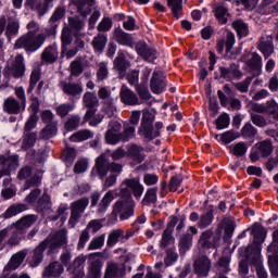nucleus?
Here are the masks:
<instances>
[{
    "label": "nucleus",
    "instance_id": "nucleus-7",
    "mask_svg": "<svg viewBox=\"0 0 278 278\" xmlns=\"http://www.w3.org/2000/svg\"><path fill=\"white\" fill-rule=\"evenodd\" d=\"M0 179L2 177H10L12 175V170H16L18 168V155H0Z\"/></svg>",
    "mask_w": 278,
    "mask_h": 278
},
{
    "label": "nucleus",
    "instance_id": "nucleus-36",
    "mask_svg": "<svg viewBox=\"0 0 278 278\" xmlns=\"http://www.w3.org/2000/svg\"><path fill=\"white\" fill-rule=\"evenodd\" d=\"M212 223H214V206H211L206 213L200 216L198 227L199 229H207Z\"/></svg>",
    "mask_w": 278,
    "mask_h": 278
},
{
    "label": "nucleus",
    "instance_id": "nucleus-45",
    "mask_svg": "<svg viewBox=\"0 0 278 278\" xmlns=\"http://www.w3.org/2000/svg\"><path fill=\"white\" fill-rule=\"evenodd\" d=\"M58 134V123L47 124V126L39 132L41 140H50Z\"/></svg>",
    "mask_w": 278,
    "mask_h": 278
},
{
    "label": "nucleus",
    "instance_id": "nucleus-37",
    "mask_svg": "<svg viewBox=\"0 0 278 278\" xmlns=\"http://www.w3.org/2000/svg\"><path fill=\"white\" fill-rule=\"evenodd\" d=\"M226 46V58H229L230 60H236L238 52H232L233 45H236V35L233 33H228L226 35V42H224Z\"/></svg>",
    "mask_w": 278,
    "mask_h": 278
},
{
    "label": "nucleus",
    "instance_id": "nucleus-16",
    "mask_svg": "<svg viewBox=\"0 0 278 278\" xmlns=\"http://www.w3.org/2000/svg\"><path fill=\"white\" fill-rule=\"evenodd\" d=\"M217 97L219 99L220 105L223 108H227L229 105L228 110H231L232 112L241 110L242 108V102H240V99L236 97H227V94L220 90L217 91Z\"/></svg>",
    "mask_w": 278,
    "mask_h": 278
},
{
    "label": "nucleus",
    "instance_id": "nucleus-1",
    "mask_svg": "<svg viewBox=\"0 0 278 278\" xmlns=\"http://www.w3.org/2000/svg\"><path fill=\"white\" fill-rule=\"evenodd\" d=\"M144 192V187L140 184L138 178H126L119 186V192L115 193V197H121L122 199L113 205V214H119V220H128L134 215V208L136 207V202L131 199V193L135 199H140Z\"/></svg>",
    "mask_w": 278,
    "mask_h": 278
},
{
    "label": "nucleus",
    "instance_id": "nucleus-59",
    "mask_svg": "<svg viewBox=\"0 0 278 278\" xmlns=\"http://www.w3.org/2000/svg\"><path fill=\"white\" fill-rule=\"evenodd\" d=\"M98 98L102 103H105V101H114L115 99L112 97V90L109 89L106 86H102L98 90Z\"/></svg>",
    "mask_w": 278,
    "mask_h": 278
},
{
    "label": "nucleus",
    "instance_id": "nucleus-12",
    "mask_svg": "<svg viewBox=\"0 0 278 278\" xmlns=\"http://www.w3.org/2000/svg\"><path fill=\"white\" fill-rule=\"evenodd\" d=\"M123 125L118 121H111L109 124V129L105 132V140L108 144H118L121 142V129Z\"/></svg>",
    "mask_w": 278,
    "mask_h": 278
},
{
    "label": "nucleus",
    "instance_id": "nucleus-49",
    "mask_svg": "<svg viewBox=\"0 0 278 278\" xmlns=\"http://www.w3.org/2000/svg\"><path fill=\"white\" fill-rule=\"evenodd\" d=\"M215 18L222 25H226L227 21H229V9L224 5H217L214 10Z\"/></svg>",
    "mask_w": 278,
    "mask_h": 278
},
{
    "label": "nucleus",
    "instance_id": "nucleus-61",
    "mask_svg": "<svg viewBox=\"0 0 278 278\" xmlns=\"http://www.w3.org/2000/svg\"><path fill=\"white\" fill-rule=\"evenodd\" d=\"M241 136L243 138H255L257 136V128L251 123H247L241 129Z\"/></svg>",
    "mask_w": 278,
    "mask_h": 278
},
{
    "label": "nucleus",
    "instance_id": "nucleus-63",
    "mask_svg": "<svg viewBox=\"0 0 278 278\" xmlns=\"http://www.w3.org/2000/svg\"><path fill=\"white\" fill-rule=\"evenodd\" d=\"M229 123H231V119L229 118V114L223 113L215 121L216 129H227V127H229Z\"/></svg>",
    "mask_w": 278,
    "mask_h": 278
},
{
    "label": "nucleus",
    "instance_id": "nucleus-9",
    "mask_svg": "<svg viewBox=\"0 0 278 278\" xmlns=\"http://www.w3.org/2000/svg\"><path fill=\"white\" fill-rule=\"evenodd\" d=\"M25 59L22 54L15 56L11 67H5L3 71L4 77H14V79H21L25 75Z\"/></svg>",
    "mask_w": 278,
    "mask_h": 278
},
{
    "label": "nucleus",
    "instance_id": "nucleus-57",
    "mask_svg": "<svg viewBox=\"0 0 278 278\" xmlns=\"http://www.w3.org/2000/svg\"><path fill=\"white\" fill-rule=\"evenodd\" d=\"M70 70L73 77H79V75L84 73V64L81 63V59L74 60L70 65Z\"/></svg>",
    "mask_w": 278,
    "mask_h": 278
},
{
    "label": "nucleus",
    "instance_id": "nucleus-21",
    "mask_svg": "<svg viewBox=\"0 0 278 278\" xmlns=\"http://www.w3.org/2000/svg\"><path fill=\"white\" fill-rule=\"evenodd\" d=\"M219 74L222 79H225L226 81H232V79H242V72L236 64H232L229 67H219Z\"/></svg>",
    "mask_w": 278,
    "mask_h": 278
},
{
    "label": "nucleus",
    "instance_id": "nucleus-42",
    "mask_svg": "<svg viewBox=\"0 0 278 278\" xmlns=\"http://www.w3.org/2000/svg\"><path fill=\"white\" fill-rule=\"evenodd\" d=\"M83 104L88 110H92L94 108H99V98H97V94L87 91L83 96Z\"/></svg>",
    "mask_w": 278,
    "mask_h": 278
},
{
    "label": "nucleus",
    "instance_id": "nucleus-28",
    "mask_svg": "<svg viewBox=\"0 0 278 278\" xmlns=\"http://www.w3.org/2000/svg\"><path fill=\"white\" fill-rule=\"evenodd\" d=\"M94 168L101 179L108 176V173H110V160L105 154H101L97 157Z\"/></svg>",
    "mask_w": 278,
    "mask_h": 278
},
{
    "label": "nucleus",
    "instance_id": "nucleus-20",
    "mask_svg": "<svg viewBox=\"0 0 278 278\" xmlns=\"http://www.w3.org/2000/svg\"><path fill=\"white\" fill-rule=\"evenodd\" d=\"M18 29H21V24L16 17V13L11 11L8 16L5 36L9 38H14L18 36Z\"/></svg>",
    "mask_w": 278,
    "mask_h": 278
},
{
    "label": "nucleus",
    "instance_id": "nucleus-39",
    "mask_svg": "<svg viewBox=\"0 0 278 278\" xmlns=\"http://www.w3.org/2000/svg\"><path fill=\"white\" fill-rule=\"evenodd\" d=\"M90 138H94V132H92L90 129H81L74 132L70 137V140L71 142H84L85 140H90Z\"/></svg>",
    "mask_w": 278,
    "mask_h": 278
},
{
    "label": "nucleus",
    "instance_id": "nucleus-29",
    "mask_svg": "<svg viewBox=\"0 0 278 278\" xmlns=\"http://www.w3.org/2000/svg\"><path fill=\"white\" fill-rule=\"evenodd\" d=\"M257 49L258 51H261V53H263L265 60H267V58H270V55H273V53L275 52V47L273 46V37H262Z\"/></svg>",
    "mask_w": 278,
    "mask_h": 278
},
{
    "label": "nucleus",
    "instance_id": "nucleus-55",
    "mask_svg": "<svg viewBox=\"0 0 278 278\" xmlns=\"http://www.w3.org/2000/svg\"><path fill=\"white\" fill-rule=\"evenodd\" d=\"M42 191L40 189H34L30 191L28 195L25 198V202L31 207H36L37 203L40 201Z\"/></svg>",
    "mask_w": 278,
    "mask_h": 278
},
{
    "label": "nucleus",
    "instance_id": "nucleus-24",
    "mask_svg": "<svg viewBox=\"0 0 278 278\" xmlns=\"http://www.w3.org/2000/svg\"><path fill=\"white\" fill-rule=\"evenodd\" d=\"M175 225H177V219L169 222L166 229L164 230L160 242V247L162 249H166V247L174 244L175 238H173V230L175 229Z\"/></svg>",
    "mask_w": 278,
    "mask_h": 278
},
{
    "label": "nucleus",
    "instance_id": "nucleus-52",
    "mask_svg": "<svg viewBox=\"0 0 278 278\" xmlns=\"http://www.w3.org/2000/svg\"><path fill=\"white\" fill-rule=\"evenodd\" d=\"M38 136L36 132H26L24 131L22 149H31L36 144Z\"/></svg>",
    "mask_w": 278,
    "mask_h": 278
},
{
    "label": "nucleus",
    "instance_id": "nucleus-17",
    "mask_svg": "<svg viewBox=\"0 0 278 278\" xmlns=\"http://www.w3.org/2000/svg\"><path fill=\"white\" fill-rule=\"evenodd\" d=\"M99 255H101L99 252L89 255L88 278H101V268L103 265L101 261L96 257Z\"/></svg>",
    "mask_w": 278,
    "mask_h": 278
},
{
    "label": "nucleus",
    "instance_id": "nucleus-15",
    "mask_svg": "<svg viewBox=\"0 0 278 278\" xmlns=\"http://www.w3.org/2000/svg\"><path fill=\"white\" fill-rule=\"evenodd\" d=\"M27 106L23 105L14 97H9L4 100L2 109L7 114L17 115L25 112Z\"/></svg>",
    "mask_w": 278,
    "mask_h": 278
},
{
    "label": "nucleus",
    "instance_id": "nucleus-48",
    "mask_svg": "<svg viewBox=\"0 0 278 278\" xmlns=\"http://www.w3.org/2000/svg\"><path fill=\"white\" fill-rule=\"evenodd\" d=\"M75 5L81 16H87L94 5V0H76Z\"/></svg>",
    "mask_w": 278,
    "mask_h": 278
},
{
    "label": "nucleus",
    "instance_id": "nucleus-53",
    "mask_svg": "<svg viewBox=\"0 0 278 278\" xmlns=\"http://www.w3.org/2000/svg\"><path fill=\"white\" fill-rule=\"evenodd\" d=\"M75 157H77V152L73 148H66L62 153V160L68 167L73 166Z\"/></svg>",
    "mask_w": 278,
    "mask_h": 278
},
{
    "label": "nucleus",
    "instance_id": "nucleus-5",
    "mask_svg": "<svg viewBox=\"0 0 278 278\" xmlns=\"http://www.w3.org/2000/svg\"><path fill=\"white\" fill-rule=\"evenodd\" d=\"M88 205H90V199L88 198H80L71 204L68 225L72 229L79 223V218H81V214L86 212V207H88Z\"/></svg>",
    "mask_w": 278,
    "mask_h": 278
},
{
    "label": "nucleus",
    "instance_id": "nucleus-11",
    "mask_svg": "<svg viewBox=\"0 0 278 278\" xmlns=\"http://www.w3.org/2000/svg\"><path fill=\"white\" fill-rule=\"evenodd\" d=\"M265 238L266 235L264 233V229L254 230V244H251L245 249V260H251L253 255H260V247Z\"/></svg>",
    "mask_w": 278,
    "mask_h": 278
},
{
    "label": "nucleus",
    "instance_id": "nucleus-40",
    "mask_svg": "<svg viewBox=\"0 0 278 278\" xmlns=\"http://www.w3.org/2000/svg\"><path fill=\"white\" fill-rule=\"evenodd\" d=\"M142 151H143L142 147L131 144L128 148V150L126 152V155H128V157H131V160H134L135 162L140 164L141 162L144 161V156L142 155Z\"/></svg>",
    "mask_w": 278,
    "mask_h": 278
},
{
    "label": "nucleus",
    "instance_id": "nucleus-34",
    "mask_svg": "<svg viewBox=\"0 0 278 278\" xmlns=\"http://www.w3.org/2000/svg\"><path fill=\"white\" fill-rule=\"evenodd\" d=\"M51 207V197H49V194L47 193H43L39 199V202H37V205H35V208L38 212V214H50Z\"/></svg>",
    "mask_w": 278,
    "mask_h": 278
},
{
    "label": "nucleus",
    "instance_id": "nucleus-33",
    "mask_svg": "<svg viewBox=\"0 0 278 278\" xmlns=\"http://www.w3.org/2000/svg\"><path fill=\"white\" fill-rule=\"evenodd\" d=\"M114 38L118 45L124 47H134V38L131 35L125 33L122 28H115Z\"/></svg>",
    "mask_w": 278,
    "mask_h": 278
},
{
    "label": "nucleus",
    "instance_id": "nucleus-19",
    "mask_svg": "<svg viewBox=\"0 0 278 278\" xmlns=\"http://www.w3.org/2000/svg\"><path fill=\"white\" fill-rule=\"evenodd\" d=\"M136 51L146 62H153L157 60V51L150 48L146 42H138L136 45Z\"/></svg>",
    "mask_w": 278,
    "mask_h": 278
},
{
    "label": "nucleus",
    "instance_id": "nucleus-43",
    "mask_svg": "<svg viewBox=\"0 0 278 278\" xmlns=\"http://www.w3.org/2000/svg\"><path fill=\"white\" fill-rule=\"evenodd\" d=\"M96 53H103L105 46L108 45V36L98 34L91 42Z\"/></svg>",
    "mask_w": 278,
    "mask_h": 278
},
{
    "label": "nucleus",
    "instance_id": "nucleus-2",
    "mask_svg": "<svg viewBox=\"0 0 278 278\" xmlns=\"http://www.w3.org/2000/svg\"><path fill=\"white\" fill-rule=\"evenodd\" d=\"M64 244H66V231L59 230L52 238H47L34 250L33 256L28 260L29 266L36 268V266L42 263L47 247H49L51 251H55V249H60V247H64Z\"/></svg>",
    "mask_w": 278,
    "mask_h": 278
},
{
    "label": "nucleus",
    "instance_id": "nucleus-13",
    "mask_svg": "<svg viewBox=\"0 0 278 278\" xmlns=\"http://www.w3.org/2000/svg\"><path fill=\"white\" fill-rule=\"evenodd\" d=\"M64 14H66V9L64 7H58L55 9V11L49 20L50 27L45 29V34L47 36H55L58 29V22L64 18Z\"/></svg>",
    "mask_w": 278,
    "mask_h": 278
},
{
    "label": "nucleus",
    "instance_id": "nucleus-26",
    "mask_svg": "<svg viewBox=\"0 0 278 278\" xmlns=\"http://www.w3.org/2000/svg\"><path fill=\"white\" fill-rule=\"evenodd\" d=\"M54 0H29L27 5H30L31 10H35V12H38L39 16H45L47 12H49V8H51V3H53Z\"/></svg>",
    "mask_w": 278,
    "mask_h": 278
},
{
    "label": "nucleus",
    "instance_id": "nucleus-32",
    "mask_svg": "<svg viewBox=\"0 0 278 278\" xmlns=\"http://www.w3.org/2000/svg\"><path fill=\"white\" fill-rule=\"evenodd\" d=\"M248 66L254 77L262 75V56L257 52H253L251 59L248 60Z\"/></svg>",
    "mask_w": 278,
    "mask_h": 278
},
{
    "label": "nucleus",
    "instance_id": "nucleus-54",
    "mask_svg": "<svg viewBox=\"0 0 278 278\" xmlns=\"http://www.w3.org/2000/svg\"><path fill=\"white\" fill-rule=\"evenodd\" d=\"M116 100H110L102 102V112L106 114L108 118H112L116 115Z\"/></svg>",
    "mask_w": 278,
    "mask_h": 278
},
{
    "label": "nucleus",
    "instance_id": "nucleus-22",
    "mask_svg": "<svg viewBox=\"0 0 278 278\" xmlns=\"http://www.w3.org/2000/svg\"><path fill=\"white\" fill-rule=\"evenodd\" d=\"M60 88L64 94H67V97H78V94L84 92V86H81L79 83H67L62 80L60 83Z\"/></svg>",
    "mask_w": 278,
    "mask_h": 278
},
{
    "label": "nucleus",
    "instance_id": "nucleus-30",
    "mask_svg": "<svg viewBox=\"0 0 278 278\" xmlns=\"http://www.w3.org/2000/svg\"><path fill=\"white\" fill-rule=\"evenodd\" d=\"M36 220H38V215H25L14 224V227L15 229H18L20 231L25 233V230L29 229V227H31L36 223Z\"/></svg>",
    "mask_w": 278,
    "mask_h": 278
},
{
    "label": "nucleus",
    "instance_id": "nucleus-56",
    "mask_svg": "<svg viewBox=\"0 0 278 278\" xmlns=\"http://www.w3.org/2000/svg\"><path fill=\"white\" fill-rule=\"evenodd\" d=\"M42 184V175L35 174L33 177L28 178L24 184V190H29V188H38Z\"/></svg>",
    "mask_w": 278,
    "mask_h": 278
},
{
    "label": "nucleus",
    "instance_id": "nucleus-31",
    "mask_svg": "<svg viewBox=\"0 0 278 278\" xmlns=\"http://www.w3.org/2000/svg\"><path fill=\"white\" fill-rule=\"evenodd\" d=\"M25 257H27L25 250L15 253L5 265L4 270H16L25 262Z\"/></svg>",
    "mask_w": 278,
    "mask_h": 278
},
{
    "label": "nucleus",
    "instance_id": "nucleus-46",
    "mask_svg": "<svg viewBox=\"0 0 278 278\" xmlns=\"http://www.w3.org/2000/svg\"><path fill=\"white\" fill-rule=\"evenodd\" d=\"M110 77V70L108 68V63L101 62L98 64V70L96 72V81L97 84H102Z\"/></svg>",
    "mask_w": 278,
    "mask_h": 278
},
{
    "label": "nucleus",
    "instance_id": "nucleus-35",
    "mask_svg": "<svg viewBox=\"0 0 278 278\" xmlns=\"http://www.w3.org/2000/svg\"><path fill=\"white\" fill-rule=\"evenodd\" d=\"M232 29L237 33L238 38H247L249 36V24L242 20H236L231 24Z\"/></svg>",
    "mask_w": 278,
    "mask_h": 278
},
{
    "label": "nucleus",
    "instance_id": "nucleus-3",
    "mask_svg": "<svg viewBox=\"0 0 278 278\" xmlns=\"http://www.w3.org/2000/svg\"><path fill=\"white\" fill-rule=\"evenodd\" d=\"M155 121V115L149 111H143L141 124L138 129L139 136L146 138V140H155L160 138L161 129H164V124L162 122H156L153 128V122Z\"/></svg>",
    "mask_w": 278,
    "mask_h": 278
},
{
    "label": "nucleus",
    "instance_id": "nucleus-14",
    "mask_svg": "<svg viewBox=\"0 0 278 278\" xmlns=\"http://www.w3.org/2000/svg\"><path fill=\"white\" fill-rule=\"evenodd\" d=\"M119 99L124 105H140L142 103L140 102L138 94H136V92L129 89L126 85H122L121 87Z\"/></svg>",
    "mask_w": 278,
    "mask_h": 278
},
{
    "label": "nucleus",
    "instance_id": "nucleus-4",
    "mask_svg": "<svg viewBox=\"0 0 278 278\" xmlns=\"http://www.w3.org/2000/svg\"><path fill=\"white\" fill-rule=\"evenodd\" d=\"M47 40L46 34L35 35L34 31H28L22 35L14 43V49H24L26 53H34L45 45Z\"/></svg>",
    "mask_w": 278,
    "mask_h": 278
},
{
    "label": "nucleus",
    "instance_id": "nucleus-58",
    "mask_svg": "<svg viewBox=\"0 0 278 278\" xmlns=\"http://www.w3.org/2000/svg\"><path fill=\"white\" fill-rule=\"evenodd\" d=\"M103 244H105V235L98 236L90 241L88 251H97L102 249Z\"/></svg>",
    "mask_w": 278,
    "mask_h": 278
},
{
    "label": "nucleus",
    "instance_id": "nucleus-8",
    "mask_svg": "<svg viewBox=\"0 0 278 278\" xmlns=\"http://www.w3.org/2000/svg\"><path fill=\"white\" fill-rule=\"evenodd\" d=\"M198 244L201 249H218L220 244V236L214 235V230H204L199 238Z\"/></svg>",
    "mask_w": 278,
    "mask_h": 278
},
{
    "label": "nucleus",
    "instance_id": "nucleus-25",
    "mask_svg": "<svg viewBox=\"0 0 278 278\" xmlns=\"http://www.w3.org/2000/svg\"><path fill=\"white\" fill-rule=\"evenodd\" d=\"M113 68L117 71L119 77H125L127 68H129V61H127L125 53L118 52L113 62Z\"/></svg>",
    "mask_w": 278,
    "mask_h": 278
},
{
    "label": "nucleus",
    "instance_id": "nucleus-60",
    "mask_svg": "<svg viewBox=\"0 0 278 278\" xmlns=\"http://www.w3.org/2000/svg\"><path fill=\"white\" fill-rule=\"evenodd\" d=\"M74 110H75V104L64 103L56 106L55 112L58 116H60L61 118H64V116H68V113L73 112Z\"/></svg>",
    "mask_w": 278,
    "mask_h": 278
},
{
    "label": "nucleus",
    "instance_id": "nucleus-62",
    "mask_svg": "<svg viewBox=\"0 0 278 278\" xmlns=\"http://www.w3.org/2000/svg\"><path fill=\"white\" fill-rule=\"evenodd\" d=\"M136 92L141 101H149L151 99V92L149 91V87L144 85H137Z\"/></svg>",
    "mask_w": 278,
    "mask_h": 278
},
{
    "label": "nucleus",
    "instance_id": "nucleus-41",
    "mask_svg": "<svg viewBox=\"0 0 278 278\" xmlns=\"http://www.w3.org/2000/svg\"><path fill=\"white\" fill-rule=\"evenodd\" d=\"M22 212H27V204L15 203L4 212L3 218H12V216H17Z\"/></svg>",
    "mask_w": 278,
    "mask_h": 278
},
{
    "label": "nucleus",
    "instance_id": "nucleus-38",
    "mask_svg": "<svg viewBox=\"0 0 278 278\" xmlns=\"http://www.w3.org/2000/svg\"><path fill=\"white\" fill-rule=\"evenodd\" d=\"M261 157H269L273 154V141L265 139L255 144Z\"/></svg>",
    "mask_w": 278,
    "mask_h": 278
},
{
    "label": "nucleus",
    "instance_id": "nucleus-18",
    "mask_svg": "<svg viewBox=\"0 0 278 278\" xmlns=\"http://www.w3.org/2000/svg\"><path fill=\"white\" fill-rule=\"evenodd\" d=\"M151 90L154 94H162L166 90V77L162 72H154L150 81Z\"/></svg>",
    "mask_w": 278,
    "mask_h": 278
},
{
    "label": "nucleus",
    "instance_id": "nucleus-50",
    "mask_svg": "<svg viewBox=\"0 0 278 278\" xmlns=\"http://www.w3.org/2000/svg\"><path fill=\"white\" fill-rule=\"evenodd\" d=\"M141 203L142 205H153L157 203V187L148 189Z\"/></svg>",
    "mask_w": 278,
    "mask_h": 278
},
{
    "label": "nucleus",
    "instance_id": "nucleus-27",
    "mask_svg": "<svg viewBox=\"0 0 278 278\" xmlns=\"http://www.w3.org/2000/svg\"><path fill=\"white\" fill-rule=\"evenodd\" d=\"M64 273V265L62 263L54 261L45 267L42 277H62Z\"/></svg>",
    "mask_w": 278,
    "mask_h": 278
},
{
    "label": "nucleus",
    "instance_id": "nucleus-6",
    "mask_svg": "<svg viewBox=\"0 0 278 278\" xmlns=\"http://www.w3.org/2000/svg\"><path fill=\"white\" fill-rule=\"evenodd\" d=\"M90 199H91V207H97L98 205L97 214L103 215L108 212V207H110V204L112 203V201H114V191L112 190L108 191L102 199H101L100 192H93Z\"/></svg>",
    "mask_w": 278,
    "mask_h": 278
},
{
    "label": "nucleus",
    "instance_id": "nucleus-47",
    "mask_svg": "<svg viewBox=\"0 0 278 278\" xmlns=\"http://www.w3.org/2000/svg\"><path fill=\"white\" fill-rule=\"evenodd\" d=\"M167 5L175 18H179L184 14V0H167Z\"/></svg>",
    "mask_w": 278,
    "mask_h": 278
},
{
    "label": "nucleus",
    "instance_id": "nucleus-44",
    "mask_svg": "<svg viewBox=\"0 0 278 278\" xmlns=\"http://www.w3.org/2000/svg\"><path fill=\"white\" fill-rule=\"evenodd\" d=\"M124 238H125V231L121 228L115 229L110 232L106 244L108 247H114V244H118V240H121L122 242H125Z\"/></svg>",
    "mask_w": 278,
    "mask_h": 278
},
{
    "label": "nucleus",
    "instance_id": "nucleus-51",
    "mask_svg": "<svg viewBox=\"0 0 278 278\" xmlns=\"http://www.w3.org/2000/svg\"><path fill=\"white\" fill-rule=\"evenodd\" d=\"M122 142H129L131 138L136 137V127L129 124L124 125V131L119 132Z\"/></svg>",
    "mask_w": 278,
    "mask_h": 278
},
{
    "label": "nucleus",
    "instance_id": "nucleus-10",
    "mask_svg": "<svg viewBox=\"0 0 278 278\" xmlns=\"http://www.w3.org/2000/svg\"><path fill=\"white\" fill-rule=\"evenodd\" d=\"M193 270L199 277H207L212 270V260L207 255H201L193 262Z\"/></svg>",
    "mask_w": 278,
    "mask_h": 278
},
{
    "label": "nucleus",
    "instance_id": "nucleus-23",
    "mask_svg": "<svg viewBox=\"0 0 278 278\" xmlns=\"http://www.w3.org/2000/svg\"><path fill=\"white\" fill-rule=\"evenodd\" d=\"M59 56L58 46H48L41 53V62L42 64H54V62H58Z\"/></svg>",
    "mask_w": 278,
    "mask_h": 278
},
{
    "label": "nucleus",
    "instance_id": "nucleus-64",
    "mask_svg": "<svg viewBox=\"0 0 278 278\" xmlns=\"http://www.w3.org/2000/svg\"><path fill=\"white\" fill-rule=\"evenodd\" d=\"M267 110L266 114H269V116H273L274 121H278V103L275 100H268L266 102Z\"/></svg>",
    "mask_w": 278,
    "mask_h": 278
}]
</instances>
